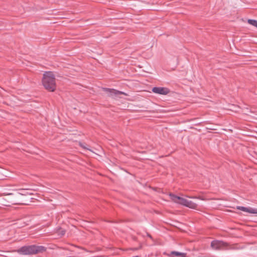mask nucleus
Listing matches in <instances>:
<instances>
[{"label": "nucleus", "instance_id": "obj_11", "mask_svg": "<svg viewBox=\"0 0 257 257\" xmlns=\"http://www.w3.org/2000/svg\"><path fill=\"white\" fill-rule=\"evenodd\" d=\"M106 90L107 91H109L110 92V95L111 96L117 95H119V94H124L123 92L119 91L116 90L115 89H106Z\"/></svg>", "mask_w": 257, "mask_h": 257}, {"label": "nucleus", "instance_id": "obj_2", "mask_svg": "<svg viewBox=\"0 0 257 257\" xmlns=\"http://www.w3.org/2000/svg\"><path fill=\"white\" fill-rule=\"evenodd\" d=\"M43 85L46 89L49 91H54L56 89L55 77L51 71L46 72L43 74Z\"/></svg>", "mask_w": 257, "mask_h": 257}, {"label": "nucleus", "instance_id": "obj_9", "mask_svg": "<svg viewBox=\"0 0 257 257\" xmlns=\"http://www.w3.org/2000/svg\"><path fill=\"white\" fill-rule=\"evenodd\" d=\"M168 255L170 257H173L174 255L176 256L186 257L187 254L186 253H182L176 251H172L169 254H168Z\"/></svg>", "mask_w": 257, "mask_h": 257}, {"label": "nucleus", "instance_id": "obj_6", "mask_svg": "<svg viewBox=\"0 0 257 257\" xmlns=\"http://www.w3.org/2000/svg\"><path fill=\"white\" fill-rule=\"evenodd\" d=\"M152 91L155 93L166 95L169 92V90L165 87H155L152 88Z\"/></svg>", "mask_w": 257, "mask_h": 257}, {"label": "nucleus", "instance_id": "obj_15", "mask_svg": "<svg viewBox=\"0 0 257 257\" xmlns=\"http://www.w3.org/2000/svg\"><path fill=\"white\" fill-rule=\"evenodd\" d=\"M80 146H81V147H83V148L86 149V148H85L84 146H82V144H80Z\"/></svg>", "mask_w": 257, "mask_h": 257}, {"label": "nucleus", "instance_id": "obj_4", "mask_svg": "<svg viewBox=\"0 0 257 257\" xmlns=\"http://www.w3.org/2000/svg\"><path fill=\"white\" fill-rule=\"evenodd\" d=\"M18 252L24 255L35 254L34 245L22 246L18 250Z\"/></svg>", "mask_w": 257, "mask_h": 257}, {"label": "nucleus", "instance_id": "obj_12", "mask_svg": "<svg viewBox=\"0 0 257 257\" xmlns=\"http://www.w3.org/2000/svg\"><path fill=\"white\" fill-rule=\"evenodd\" d=\"M56 233L60 235V236H63L65 234V230L59 227L57 228L56 230Z\"/></svg>", "mask_w": 257, "mask_h": 257}, {"label": "nucleus", "instance_id": "obj_7", "mask_svg": "<svg viewBox=\"0 0 257 257\" xmlns=\"http://www.w3.org/2000/svg\"><path fill=\"white\" fill-rule=\"evenodd\" d=\"M237 209L244 212H248L250 213L257 214V209H253L252 208H247L242 206H239Z\"/></svg>", "mask_w": 257, "mask_h": 257}, {"label": "nucleus", "instance_id": "obj_13", "mask_svg": "<svg viewBox=\"0 0 257 257\" xmlns=\"http://www.w3.org/2000/svg\"><path fill=\"white\" fill-rule=\"evenodd\" d=\"M247 22L250 25H251L255 27H257V21L254 20L249 19L248 20Z\"/></svg>", "mask_w": 257, "mask_h": 257}, {"label": "nucleus", "instance_id": "obj_1", "mask_svg": "<svg viewBox=\"0 0 257 257\" xmlns=\"http://www.w3.org/2000/svg\"><path fill=\"white\" fill-rule=\"evenodd\" d=\"M22 192H16L7 194L5 198L12 204L27 205L29 199H26V197L28 195H31L32 193H28L25 190H21Z\"/></svg>", "mask_w": 257, "mask_h": 257}, {"label": "nucleus", "instance_id": "obj_14", "mask_svg": "<svg viewBox=\"0 0 257 257\" xmlns=\"http://www.w3.org/2000/svg\"><path fill=\"white\" fill-rule=\"evenodd\" d=\"M187 197L190 198H197L201 200H203V198H202L201 197H197V196H186Z\"/></svg>", "mask_w": 257, "mask_h": 257}, {"label": "nucleus", "instance_id": "obj_10", "mask_svg": "<svg viewBox=\"0 0 257 257\" xmlns=\"http://www.w3.org/2000/svg\"><path fill=\"white\" fill-rule=\"evenodd\" d=\"M185 206L191 209H196L197 207V204L192 201L188 200V203H187Z\"/></svg>", "mask_w": 257, "mask_h": 257}, {"label": "nucleus", "instance_id": "obj_5", "mask_svg": "<svg viewBox=\"0 0 257 257\" xmlns=\"http://www.w3.org/2000/svg\"><path fill=\"white\" fill-rule=\"evenodd\" d=\"M170 196L171 200L176 203H178L179 204H181V205H182L185 206L187 203H188L187 199L182 198V197H179V196H176L173 194H172V193L170 194Z\"/></svg>", "mask_w": 257, "mask_h": 257}, {"label": "nucleus", "instance_id": "obj_3", "mask_svg": "<svg viewBox=\"0 0 257 257\" xmlns=\"http://www.w3.org/2000/svg\"><path fill=\"white\" fill-rule=\"evenodd\" d=\"M211 247L216 250L233 249L235 248L234 247L229 246L227 242L217 240H213L211 242Z\"/></svg>", "mask_w": 257, "mask_h": 257}, {"label": "nucleus", "instance_id": "obj_8", "mask_svg": "<svg viewBox=\"0 0 257 257\" xmlns=\"http://www.w3.org/2000/svg\"><path fill=\"white\" fill-rule=\"evenodd\" d=\"M46 250V247L42 245H34V252L35 254L42 253Z\"/></svg>", "mask_w": 257, "mask_h": 257}]
</instances>
